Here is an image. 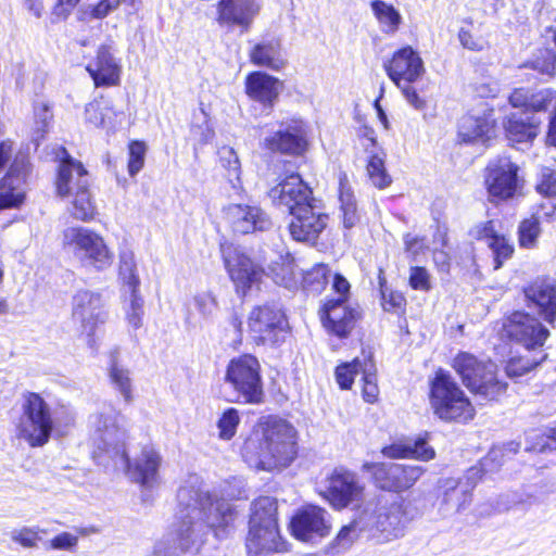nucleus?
I'll return each instance as SVG.
<instances>
[{
	"label": "nucleus",
	"mask_w": 556,
	"mask_h": 556,
	"mask_svg": "<svg viewBox=\"0 0 556 556\" xmlns=\"http://www.w3.org/2000/svg\"><path fill=\"white\" fill-rule=\"evenodd\" d=\"M363 486L359 484L355 473L344 469H336L328 479L324 497L338 509L359 501Z\"/></svg>",
	"instance_id": "nucleus-22"
},
{
	"label": "nucleus",
	"mask_w": 556,
	"mask_h": 556,
	"mask_svg": "<svg viewBox=\"0 0 556 556\" xmlns=\"http://www.w3.org/2000/svg\"><path fill=\"white\" fill-rule=\"evenodd\" d=\"M500 334L503 339L517 343L531 352L542 350L549 337V331L529 313L515 311L502 318Z\"/></svg>",
	"instance_id": "nucleus-9"
},
{
	"label": "nucleus",
	"mask_w": 556,
	"mask_h": 556,
	"mask_svg": "<svg viewBox=\"0 0 556 556\" xmlns=\"http://www.w3.org/2000/svg\"><path fill=\"white\" fill-rule=\"evenodd\" d=\"M281 88L282 83L266 72H251L247 77L248 94L269 109L273 108Z\"/></svg>",
	"instance_id": "nucleus-30"
},
{
	"label": "nucleus",
	"mask_w": 556,
	"mask_h": 556,
	"mask_svg": "<svg viewBox=\"0 0 556 556\" xmlns=\"http://www.w3.org/2000/svg\"><path fill=\"white\" fill-rule=\"evenodd\" d=\"M540 220L539 217L532 216L529 219H525L519 225V243L522 248H533L536 243L538 237L540 236Z\"/></svg>",
	"instance_id": "nucleus-49"
},
{
	"label": "nucleus",
	"mask_w": 556,
	"mask_h": 556,
	"mask_svg": "<svg viewBox=\"0 0 556 556\" xmlns=\"http://www.w3.org/2000/svg\"><path fill=\"white\" fill-rule=\"evenodd\" d=\"M369 532L376 530L384 540H392L403 534L407 522L413 518L407 503L400 496L392 501L380 500L375 508L367 506Z\"/></svg>",
	"instance_id": "nucleus-10"
},
{
	"label": "nucleus",
	"mask_w": 556,
	"mask_h": 556,
	"mask_svg": "<svg viewBox=\"0 0 556 556\" xmlns=\"http://www.w3.org/2000/svg\"><path fill=\"white\" fill-rule=\"evenodd\" d=\"M370 10L382 34L393 36L397 33L403 17L393 4L383 0H371Z\"/></svg>",
	"instance_id": "nucleus-35"
},
{
	"label": "nucleus",
	"mask_w": 556,
	"mask_h": 556,
	"mask_svg": "<svg viewBox=\"0 0 556 556\" xmlns=\"http://www.w3.org/2000/svg\"><path fill=\"white\" fill-rule=\"evenodd\" d=\"M63 244L83 266L101 271L113 263L114 255L103 237L89 228H66L63 231Z\"/></svg>",
	"instance_id": "nucleus-7"
},
{
	"label": "nucleus",
	"mask_w": 556,
	"mask_h": 556,
	"mask_svg": "<svg viewBox=\"0 0 556 556\" xmlns=\"http://www.w3.org/2000/svg\"><path fill=\"white\" fill-rule=\"evenodd\" d=\"M91 424L94 444L99 450L121 457L132 481L144 488H152L159 482L162 456L152 445H144L132 460L129 459L126 453L127 420L124 415L111 406H103L92 417Z\"/></svg>",
	"instance_id": "nucleus-2"
},
{
	"label": "nucleus",
	"mask_w": 556,
	"mask_h": 556,
	"mask_svg": "<svg viewBox=\"0 0 556 556\" xmlns=\"http://www.w3.org/2000/svg\"><path fill=\"white\" fill-rule=\"evenodd\" d=\"M453 368L465 387L484 401H496L506 393L507 383L497 377V366L491 361H482L463 352L453 359Z\"/></svg>",
	"instance_id": "nucleus-5"
},
{
	"label": "nucleus",
	"mask_w": 556,
	"mask_h": 556,
	"mask_svg": "<svg viewBox=\"0 0 556 556\" xmlns=\"http://www.w3.org/2000/svg\"><path fill=\"white\" fill-rule=\"evenodd\" d=\"M116 8V0H101L98 4L89 7L87 10H85L80 18L86 20L87 16L92 18H103Z\"/></svg>",
	"instance_id": "nucleus-60"
},
{
	"label": "nucleus",
	"mask_w": 556,
	"mask_h": 556,
	"mask_svg": "<svg viewBox=\"0 0 556 556\" xmlns=\"http://www.w3.org/2000/svg\"><path fill=\"white\" fill-rule=\"evenodd\" d=\"M541 121L529 111L510 113L504 121L506 137L511 142H530L539 134Z\"/></svg>",
	"instance_id": "nucleus-28"
},
{
	"label": "nucleus",
	"mask_w": 556,
	"mask_h": 556,
	"mask_svg": "<svg viewBox=\"0 0 556 556\" xmlns=\"http://www.w3.org/2000/svg\"><path fill=\"white\" fill-rule=\"evenodd\" d=\"M479 468H470L464 479L447 478L441 481L444 490L440 503V511L444 516H451L465 510L471 503V491L480 478Z\"/></svg>",
	"instance_id": "nucleus-17"
},
{
	"label": "nucleus",
	"mask_w": 556,
	"mask_h": 556,
	"mask_svg": "<svg viewBox=\"0 0 556 556\" xmlns=\"http://www.w3.org/2000/svg\"><path fill=\"white\" fill-rule=\"evenodd\" d=\"M409 285L415 290L427 291L430 289L429 274L424 267H412Z\"/></svg>",
	"instance_id": "nucleus-62"
},
{
	"label": "nucleus",
	"mask_w": 556,
	"mask_h": 556,
	"mask_svg": "<svg viewBox=\"0 0 556 556\" xmlns=\"http://www.w3.org/2000/svg\"><path fill=\"white\" fill-rule=\"evenodd\" d=\"M268 195L275 205L286 207L290 214L315 199L311 188L299 174L287 176L269 190Z\"/></svg>",
	"instance_id": "nucleus-21"
},
{
	"label": "nucleus",
	"mask_w": 556,
	"mask_h": 556,
	"mask_svg": "<svg viewBox=\"0 0 556 556\" xmlns=\"http://www.w3.org/2000/svg\"><path fill=\"white\" fill-rule=\"evenodd\" d=\"M40 532L45 533L38 527H23L11 531L10 536L13 542L18 543L25 548H35L41 539Z\"/></svg>",
	"instance_id": "nucleus-51"
},
{
	"label": "nucleus",
	"mask_w": 556,
	"mask_h": 556,
	"mask_svg": "<svg viewBox=\"0 0 556 556\" xmlns=\"http://www.w3.org/2000/svg\"><path fill=\"white\" fill-rule=\"evenodd\" d=\"M73 319L80 325L81 332L89 339L90 346L93 345V334L99 325L108 319V311L102 295L90 290H79L73 296L72 303Z\"/></svg>",
	"instance_id": "nucleus-12"
},
{
	"label": "nucleus",
	"mask_w": 556,
	"mask_h": 556,
	"mask_svg": "<svg viewBox=\"0 0 556 556\" xmlns=\"http://www.w3.org/2000/svg\"><path fill=\"white\" fill-rule=\"evenodd\" d=\"M119 277L126 287V292L138 291L140 279L137 275L135 255L131 251H122L119 254Z\"/></svg>",
	"instance_id": "nucleus-40"
},
{
	"label": "nucleus",
	"mask_w": 556,
	"mask_h": 556,
	"mask_svg": "<svg viewBox=\"0 0 556 556\" xmlns=\"http://www.w3.org/2000/svg\"><path fill=\"white\" fill-rule=\"evenodd\" d=\"M391 80L401 88L407 102L417 111L424 112L427 102L417 93L426 87L424 72H387Z\"/></svg>",
	"instance_id": "nucleus-31"
},
{
	"label": "nucleus",
	"mask_w": 556,
	"mask_h": 556,
	"mask_svg": "<svg viewBox=\"0 0 556 556\" xmlns=\"http://www.w3.org/2000/svg\"><path fill=\"white\" fill-rule=\"evenodd\" d=\"M306 132L302 121L281 123L280 128L264 139V147L271 152L301 155L306 150Z\"/></svg>",
	"instance_id": "nucleus-23"
},
{
	"label": "nucleus",
	"mask_w": 556,
	"mask_h": 556,
	"mask_svg": "<svg viewBox=\"0 0 556 556\" xmlns=\"http://www.w3.org/2000/svg\"><path fill=\"white\" fill-rule=\"evenodd\" d=\"M422 65L424 63L419 53L407 46L393 54L386 70H422Z\"/></svg>",
	"instance_id": "nucleus-44"
},
{
	"label": "nucleus",
	"mask_w": 556,
	"mask_h": 556,
	"mask_svg": "<svg viewBox=\"0 0 556 556\" xmlns=\"http://www.w3.org/2000/svg\"><path fill=\"white\" fill-rule=\"evenodd\" d=\"M96 87H110L119 83L118 72H89Z\"/></svg>",
	"instance_id": "nucleus-64"
},
{
	"label": "nucleus",
	"mask_w": 556,
	"mask_h": 556,
	"mask_svg": "<svg viewBox=\"0 0 556 556\" xmlns=\"http://www.w3.org/2000/svg\"><path fill=\"white\" fill-rule=\"evenodd\" d=\"M225 380L237 393V401L258 405L264 402L263 381L258 359L251 354L232 358L226 369Z\"/></svg>",
	"instance_id": "nucleus-8"
},
{
	"label": "nucleus",
	"mask_w": 556,
	"mask_h": 556,
	"mask_svg": "<svg viewBox=\"0 0 556 556\" xmlns=\"http://www.w3.org/2000/svg\"><path fill=\"white\" fill-rule=\"evenodd\" d=\"M222 166L228 172V179L233 184L240 180L241 164L235 150L230 147H223L219 150Z\"/></svg>",
	"instance_id": "nucleus-50"
},
{
	"label": "nucleus",
	"mask_w": 556,
	"mask_h": 556,
	"mask_svg": "<svg viewBox=\"0 0 556 556\" xmlns=\"http://www.w3.org/2000/svg\"><path fill=\"white\" fill-rule=\"evenodd\" d=\"M222 253L225 267L237 291L245 295L247 291L261 280L263 269L240 249L232 245H222Z\"/></svg>",
	"instance_id": "nucleus-18"
},
{
	"label": "nucleus",
	"mask_w": 556,
	"mask_h": 556,
	"mask_svg": "<svg viewBox=\"0 0 556 556\" xmlns=\"http://www.w3.org/2000/svg\"><path fill=\"white\" fill-rule=\"evenodd\" d=\"M251 61L256 66L280 70L288 66L286 53L279 40H269L256 45L250 53Z\"/></svg>",
	"instance_id": "nucleus-33"
},
{
	"label": "nucleus",
	"mask_w": 556,
	"mask_h": 556,
	"mask_svg": "<svg viewBox=\"0 0 556 556\" xmlns=\"http://www.w3.org/2000/svg\"><path fill=\"white\" fill-rule=\"evenodd\" d=\"M339 202L344 228L351 229L355 227L361 220V215L345 174L340 176Z\"/></svg>",
	"instance_id": "nucleus-36"
},
{
	"label": "nucleus",
	"mask_w": 556,
	"mask_h": 556,
	"mask_svg": "<svg viewBox=\"0 0 556 556\" xmlns=\"http://www.w3.org/2000/svg\"><path fill=\"white\" fill-rule=\"evenodd\" d=\"M278 527L250 525L247 549L250 556H266L283 549Z\"/></svg>",
	"instance_id": "nucleus-29"
},
{
	"label": "nucleus",
	"mask_w": 556,
	"mask_h": 556,
	"mask_svg": "<svg viewBox=\"0 0 556 556\" xmlns=\"http://www.w3.org/2000/svg\"><path fill=\"white\" fill-rule=\"evenodd\" d=\"M291 215L289 230L296 241L314 242L328 223V215L324 212L321 201L317 199L311 200V203L305 206L298 207Z\"/></svg>",
	"instance_id": "nucleus-16"
},
{
	"label": "nucleus",
	"mask_w": 556,
	"mask_h": 556,
	"mask_svg": "<svg viewBox=\"0 0 556 556\" xmlns=\"http://www.w3.org/2000/svg\"><path fill=\"white\" fill-rule=\"evenodd\" d=\"M193 304L203 318L211 317L217 309V301L211 292H200L193 296Z\"/></svg>",
	"instance_id": "nucleus-56"
},
{
	"label": "nucleus",
	"mask_w": 556,
	"mask_h": 556,
	"mask_svg": "<svg viewBox=\"0 0 556 556\" xmlns=\"http://www.w3.org/2000/svg\"><path fill=\"white\" fill-rule=\"evenodd\" d=\"M483 232L484 236L488 238V245L493 251L494 254V268L497 269L502 266L505 260L511 256L514 248L508 243L505 237L497 236L494 233L492 223H488V225L483 229Z\"/></svg>",
	"instance_id": "nucleus-39"
},
{
	"label": "nucleus",
	"mask_w": 556,
	"mask_h": 556,
	"mask_svg": "<svg viewBox=\"0 0 556 556\" xmlns=\"http://www.w3.org/2000/svg\"><path fill=\"white\" fill-rule=\"evenodd\" d=\"M331 516L323 507L306 505L298 509L290 521L292 535L307 543H316L330 534Z\"/></svg>",
	"instance_id": "nucleus-13"
},
{
	"label": "nucleus",
	"mask_w": 556,
	"mask_h": 556,
	"mask_svg": "<svg viewBox=\"0 0 556 556\" xmlns=\"http://www.w3.org/2000/svg\"><path fill=\"white\" fill-rule=\"evenodd\" d=\"M410 457L421 462H428L435 457V451L431 447L425 438H418L409 443Z\"/></svg>",
	"instance_id": "nucleus-58"
},
{
	"label": "nucleus",
	"mask_w": 556,
	"mask_h": 556,
	"mask_svg": "<svg viewBox=\"0 0 556 556\" xmlns=\"http://www.w3.org/2000/svg\"><path fill=\"white\" fill-rule=\"evenodd\" d=\"M96 66V70H119L121 65L111 43H104L98 48Z\"/></svg>",
	"instance_id": "nucleus-55"
},
{
	"label": "nucleus",
	"mask_w": 556,
	"mask_h": 556,
	"mask_svg": "<svg viewBox=\"0 0 556 556\" xmlns=\"http://www.w3.org/2000/svg\"><path fill=\"white\" fill-rule=\"evenodd\" d=\"M429 402L433 414L446 422L466 424L476 415L468 396L452 376L442 369L435 372L430 382Z\"/></svg>",
	"instance_id": "nucleus-4"
},
{
	"label": "nucleus",
	"mask_w": 556,
	"mask_h": 556,
	"mask_svg": "<svg viewBox=\"0 0 556 556\" xmlns=\"http://www.w3.org/2000/svg\"><path fill=\"white\" fill-rule=\"evenodd\" d=\"M248 327L256 344L274 345L283 338L287 320L283 312L274 304L255 306L249 314Z\"/></svg>",
	"instance_id": "nucleus-11"
},
{
	"label": "nucleus",
	"mask_w": 556,
	"mask_h": 556,
	"mask_svg": "<svg viewBox=\"0 0 556 556\" xmlns=\"http://www.w3.org/2000/svg\"><path fill=\"white\" fill-rule=\"evenodd\" d=\"M329 275L330 269L327 265L316 264L304 273L303 288L312 293H320L328 282Z\"/></svg>",
	"instance_id": "nucleus-45"
},
{
	"label": "nucleus",
	"mask_w": 556,
	"mask_h": 556,
	"mask_svg": "<svg viewBox=\"0 0 556 556\" xmlns=\"http://www.w3.org/2000/svg\"><path fill=\"white\" fill-rule=\"evenodd\" d=\"M494 119L489 116H464L458 125V135L464 142L488 140L494 131Z\"/></svg>",
	"instance_id": "nucleus-34"
},
{
	"label": "nucleus",
	"mask_w": 556,
	"mask_h": 556,
	"mask_svg": "<svg viewBox=\"0 0 556 556\" xmlns=\"http://www.w3.org/2000/svg\"><path fill=\"white\" fill-rule=\"evenodd\" d=\"M223 218L236 233L247 235L271 228L269 216L258 206L231 203L223 208Z\"/></svg>",
	"instance_id": "nucleus-19"
},
{
	"label": "nucleus",
	"mask_w": 556,
	"mask_h": 556,
	"mask_svg": "<svg viewBox=\"0 0 556 556\" xmlns=\"http://www.w3.org/2000/svg\"><path fill=\"white\" fill-rule=\"evenodd\" d=\"M533 356H516L511 357L505 367L506 374L509 378H519L533 368H535L538 365H540L542 362L545 361L547 354L543 351H533Z\"/></svg>",
	"instance_id": "nucleus-38"
},
{
	"label": "nucleus",
	"mask_w": 556,
	"mask_h": 556,
	"mask_svg": "<svg viewBox=\"0 0 556 556\" xmlns=\"http://www.w3.org/2000/svg\"><path fill=\"white\" fill-rule=\"evenodd\" d=\"M261 9L260 0H219L216 7L217 22L220 25L248 29Z\"/></svg>",
	"instance_id": "nucleus-25"
},
{
	"label": "nucleus",
	"mask_w": 556,
	"mask_h": 556,
	"mask_svg": "<svg viewBox=\"0 0 556 556\" xmlns=\"http://www.w3.org/2000/svg\"><path fill=\"white\" fill-rule=\"evenodd\" d=\"M177 518L179 523L166 542L174 546L164 547L165 542L155 546L154 556H175L176 551L198 549L211 530L217 538L233 525L236 511L225 500H217L205 488L200 478L192 475L177 492Z\"/></svg>",
	"instance_id": "nucleus-1"
},
{
	"label": "nucleus",
	"mask_w": 556,
	"mask_h": 556,
	"mask_svg": "<svg viewBox=\"0 0 556 556\" xmlns=\"http://www.w3.org/2000/svg\"><path fill=\"white\" fill-rule=\"evenodd\" d=\"M357 313L346 305V301L327 300L323 307V324L325 328L340 337H346L354 328Z\"/></svg>",
	"instance_id": "nucleus-27"
},
{
	"label": "nucleus",
	"mask_w": 556,
	"mask_h": 556,
	"mask_svg": "<svg viewBox=\"0 0 556 556\" xmlns=\"http://www.w3.org/2000/svg\"><path fill=\"white\" fill-rule=\"evenodd\" d=\"M519 167L507 156L490 161L486 167L485 184L490 195L498 199L513 198L521 185Z\"/></svg>",
	"instance_id": "nucleus-15"
},
{
	"label": "nucleus",
	"mask_w": 556,
	"mask_h": 556,
	"mask_svg": "<svg viewBox=\"0 0 556 556\" xmlns=\"http://www.w3.org/2000/svg\"><path fill=\"white\" fill-rule=\"evenodd\" d=\"M362 362L355 358L352 363L340 365L336 369V379L341 389H350L354 378L359 375Z\"/></svg>",
	"instance_id": "nucleus-52"
},
{
	"label": "nucleus",
	"mask_w": 556,
	"mask_h": 556,
	"mask_svg": "<svg viewBox=\"0 0 556 556\" xmlns=\"http://www.w3.org/2000/svg\"><path fill=\"white\" fill-rule=\"evenodd\" d=\"M21 416L16 425V437L30 447H42L51 439L54 420L48 402L36 392L22 394Z\"/></svg>",
	"instance_id": "nucleus-6"
},
{
	"label": "nucleus",
	"mask_w": 556,
	"mask_h": 556,
	"mask_svg": "<svg viewBox=\"0 0 556 556\" xmlns=\"http://www.w3.org/2000/svg\"><path fill=\"white\" fill-rule=\"evenodd\" d=\"M536 190L545 198H556V173L551 168H543L540 175Z\"/></svg>",
	"instance_id": "nucleus-57"
},
{
	"label": "nucleus",
	"mask_w": 556,
	"mask_h": 556,
	"mask_svg": "<svg viewBox=\"0 0 556 556\" xmlns=\"http://www.w3.org/2000/svg\"><path fill=\"white\" fill-rule=\"evenodd\" d=\"M147 147L142 141H131L129 143L128 173L136 176L144 165Z\"/></svg>",
	"instance_id": "nucleus-53"
},
{
	"label": "nucleus",
	"mask_w": 556,
	"mask_h": 556,
	"mask_svg": "<svg viewBox=\"0 0 556 556\" xmlns=\"http://www.w3.org/2000/svg\"><path fill=\"white\" fill-rule=\"evenodd\" d=\"M109 381L112 388L129 404L134 400V380L130 370L118 361V351L110 354L108 366Z\"/></svg>",
	"instance_id": "nucleus-32"
},
{
	"label": "nucleus",
	"mask_w": 556,
	"mask_h": 556,
	"mask_svg": "<svg viewBox=\"0 0 556 556\" xmlns=\"http://www.w3.org/2000/svg\"><path fill=\"white\" fill-rule=\"evenodd\" d=\"M29 162L25 154L15 156L8 175L0 182V210L16 207L25 198Z\"/></svg>",
	"instance_id": "nucleus-20"
},
{
	"label": "nucleus",
	"mask_w": 556,
	"mask_h": 556,
	"mask_svg": "<svg viewBox=\"0 0 556 556\" xmlns=\"http://www.w3.org/2000/svg\"><path fill=\"white\" fill-rule=\"evenodd\" d=\"M296 431L288 421L268 417L244 441L241 454L252 468L270 471L288 466L296 455Z\"/></svg>",
	"instance_id": "nucleus-3"
},
{
	"label": "nucleus",
	"mask_w": 556,
	"mask_h": 556,
	"mask_svg": "<svg viewBox=\"0 0 556 556\" xmlns=\"http://www.w3.org/2000/svg\"><path fill=\"white\" fill-rule=\"evenodd\" d=\"M52 116L50 104L47 101L39 99L34 102V131L36 134V140L43 137Z\"/></svg>",
	"instance_id": "nucleus-48"
},
{
	"label": "nucleus",
	"mask_w": 556,
	"mask_h": 556,
	"mask_svg": "<svg viewBox=\"0 0 556 556\" xmlns=\"http://www.w3.org/2000/svg\"><path fill=\"white\" fill-rule=\"evenodd\" d=\"M73 200L72 215L79 220L88 222L93 219L96 215V206L91 200L89 187L84 190L76 191Z\"/></svg>",
	"instance_id": "nucleus-43"
},
{
	"label": "nucleus",
	"mask_w": 556,
	"mask_h": 556,
	"mask_svg": "<svg viewBox=\"0 0 556 556\" xmlns=\"http://www.w3.org/2000/svg\"><path fill=\"white\" fill-rule=\"evenodd\" d=\"M367 173L372 185L379 189L387 188L392 182L384 167V155L379 153L370 154Z\"/></svg>",
	"instance_id": "nucleus-46"
},
{
	"label": "nucleus",
	"mask_w": 556,
	"mask_h": 556,
	"mask_svg": "<svg viewBox=\"0 0 556 556\" xmlns=\"http://www.w3.org/2000/svg\"><path fill=\"white\" fill-rule=\"evenodd\" d=\"M128 298L125 299L123 309L125 312L126 320L135 330L139 329L143 324V299L139 291L128 292Z\"/></svg>",
	"instance_id": "nucleus-42"
},
{
	"label": "nucleus",
	"mask_w": 556,
	"mask_h": 556,
	"mask_svg": "<svg viewBox=\"0 0 556 556\" xmlns=\"http://www.w3.org/2000/svg\"><path fill=\"white\" fill-rule=\"evenodd\" d=\"M556 106V93L549 89L541 90L530 94L528 111L533 112L546 111Z\"/></svg>",
	"instance_id": "nucleus-54"
},
{
	"label": "nucleus",
	"mask_w": 556,
	"mask_h": 556,
	"mask_svg": "<svg viewBox=\"0 0 556 556\" xmlns=\"http://www.w3.org/2000/svg\"><path fill=\"white\" fill-rule=\"evenodd\" d=\"M240 414L237 408H227L217 421L218 437L224 441L231 440L236 433L240 424Z\"/></svg>",
	"instance_id": "nucleus-47"
},
{
	"label": "nucleus",
	"mask_w": 556,
	"mask_h": 556,
	"mask_svg": "<svg viewBox=\"0 0 556 556\" xmlns=\"http://www.w3.org/2000/svg\"><path fill=\"white\" fill-rule=\"evenodd\" d=\"M99 102H91L86 105L85 113L88 123L94 126H104L106 113Z\"/></svg>",
	"instance_id": "nucleus-63"
},
{
	"label": "nucleus",
	"mask_w": 556,
	"mask_h": 556,
	"mask_svg": "<svg viewBox=\"0 0 556 556\" xmlns=\"http://www.w3.org/2000/svg\"><path fill=\"white\" fill-rule=\"evenodd\" d=\"M525 296L529 307L535 308L545 321L554 323L556 316V281L554 279H536L525 289Z\"/></svg>",
	"instance_id": "nucleus-26"
},
{
	"label": "nucleus",
	"mask_w": 556,
	"mask_h": 556,
	"mask_svg": "<svg viewBox=\"0 0 556 556\" xmlns=\"http://www.w3.org/2000/svg\"><path fill=\"white\" fill-rule=\"evenodd\" d=\"M367 517L368 510L364 509L357 518L342 527L336 539L338 545L346 548L358 538L361 532L369 531Z\"/></svg>",
	"instance_id": "nucleus-41"
},
{
	"label": "nucleus",
	"mask_w": 556,
	"mask_h": 556,
	"mask_svg": "<svg viewBox=\"0 0 556 556\" xmlns=\"http://www.w3.org/2000/svg\"><path fill=\"white\" fill-rule=\"evenodd\" d=\"M369 469L376 485L392 492L408 490L426 471L422 466L396 463L372 464Z\"/></svg>",
	"instance_id": "nucleus-14"
},
{
	"label": "nucleus",
	"mask_w": 556,
	"mask_h": 556,
	"mask_svg": "<svg viewBox=\"0 0 556 556\" xmlns=\"http://www.w3.org/2000/svg\"><path fill=\"white\" fill-rule=\"evenodd\" d=\"M277 502L270 496H261L252 504L250 525L278 527Z\"/></svg>",
	"instance_id": "nucleus-37"
},
{
	"label": "nucleus",
	"mask_w": 556,
	"mask_h": 556,
	"mask_svg": "<svg viewBox=\"0 0 556 556\" xmlns=\"http://www.w3.org/2000/svg\"><path fill=\"white\" fill-rule=\"evenodd\" d=\"M460 45L472 51H482L488 47V41L481 36H476L471 31L462 28L458 33Z\"/></svg>",
	"instance_id": "nucleus-59"
},
{
	"label": "nucleus",
	"mask_w": 556,
	"mask_h": 556,
	"mask_svg": "<svg viewBox=\"0 0 556 556\" xmlns=\"http://www.w3.org/2000/svg\"><path fill=\"white\" fill-rule=\"evenodd\" d=\"M62 154L55 188L59 197L68 198L76 191L89 187V174L83 163L73 159L65 149H62Z\"/></svg>",
	"instance_id": "nucleus-24"
},
{
	"label": "nucleus",
	"mask_w": 556,
	"mask_h": 556,
	"mask_svg": "<svg viewBox=\"0 0 556 556\" xmlns=\"http://www.w3.org/2000/svg\"><path fill=\"white\" fill-rule=\"evenodd\" d=\"M357 136L362 140V144L367 153H378L379 147L374 128L363 125L358 128Z\"/></svg>",
	"instance_id": "nucleus-61"
}]
</instances>
